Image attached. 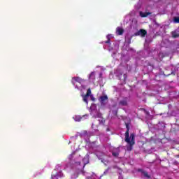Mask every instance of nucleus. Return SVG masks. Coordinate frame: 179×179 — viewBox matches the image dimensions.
<instances>
[{
    "mask_svg": "<svg viewBox=\"0 0 179 179\" xmlns=\"http://www.w3.org/2000/svg\"><path fill=\"white\" fill-rule=\"evenodd\" d=\"M125 142L128 143L129 146L127 147V150L131 152L132 150V146L135 145V134L134 133L130 134V137H128V133L124 138Z\"/></svg>",
    "mask_w": 179,
    "mask_h": 179,
    "instance_id": "nucleus-1",
    "label": "nucleus"
},
{
    "mask_svg": "<svg viewBox=\"0 0 179 179\" xmlns=\"http://www.w3.org/2000/svg\"><path fill=\"white\" fill-rule=\"evenodd\" d=\"M121 152V150L120 149V147L113 148L112 150V156H113V157H118L120 156V153Z\"/></svg>",
    "mask_w": 179,
    "mask_h": 179,
    "instance_id": "nucleus-2",
    "label": "nucleus"
},
{
    "mask_svg": "<svg viewBox=\"0 0 179 179\" xmlns=\"http://www.w3.org/2000/svg\"><path fill=\"white\" fill-rule=\"evenodd\" d=\"M72 83L73 85L75 86V84L76 83V82H78V83H82V82H85V80H82V78H80V77H73L72 78Z\"/></svg>",
    "mask_w": 179,
    "mask_h": 179,
    "instance_id": "nucleus-3",
    "label": "nucleus"
},
{
    "mask_svg": "<svg viewBox=\"0 0 179 179\" xmlns=\"http://www.w3.org/2000/svg\"><path fill=\"white\" fill-rule=\"evenodd\" d=\"M146 34H148V32L146 31V30L140 29L135 34V36H141V37H145Z\"/></svg>",
    "mask_w": 179,
    "mask_h": 179,
    "instance_id": "nucleus-4",
    "label": "nucleus"
},
{
    "mask_svg": "<svg viewBox=\"0 0 179 179\" xmlns=\"http://www.w3.org/2000/svg\"><path fill=\"white\" fill-rule=\"evenodd\" d=\"M90 82H94L96 80V72L92 71L88 78Z\"/></svg>",
    "mask_w": 179,
    "mask_h": 179,
    "instance_id": "nucleus-5",
    "label": "nucleus"
},
{
    "mask_svg": "<svg viewBox=\"0 0 179 179\" xmlns=\"http://www.w3.org/2000/svg\"><path fill=\"white\" fill-rule=\"evenodd\" d=\"M116 34L117 36H122V34H124V29H122V27H117L116 28Z\"/></svg>",
    "mask_w": 179,
    "mask_h": 179,
    "instance_id": "nucleus-6",
    "label": "nucleus"
},
{
    "mask_svg": "<svg viewBox=\"0 0 179 179\" xmlns=\"http://www.w3.org/2000/svg\"><path fill=\"white\" fill-rule=\"evenodd\" d=\"M108 100V96L107 95L102 96L100 97V102L102 104V106H104L106 104V101Z\"/></svg>",
    "mask_w": 179,
    "mask_h": 179,
    "instance_id": "nucleus-7",
    "label": "nucleus"
},
{
    "mask_svg": "<svg viewBox=\"0 0 179 179\" xmlns=\"http://www.w3.org/2000/svg\"><path fill=\"white\" fill-rule=\"evenodd\" d=\"M138 171L141 173V174H143V177L145 178H150L149 173L146 171H143V169H138Z\"/></svg>",
    "mask_w": 179,
    "mask_h": 179,
    "instance_id": "nucleus-8",
    "label": "nucleus"
},
{
    "mask_svg": "<svg viewBox=\"0 0 179 179\" xmlns=\"http://www.w3.org/2000/svg\"><path fill=\"white\" fill-rule=\"evenodd\" d=\"M139 15H140L141 17H147V16H149V15H152V13H150V12L143 13L142 11H140Z\"/></svg>",
    "mask_w": 179,
    "mask_h": 179,
    "instance_id": "nucleus-9",
    "label": "nucleus"
},
{
    "mask_svg": "<svg viewBox=\"0 0 179 179\" xmlns=\"http://www.w3.org/2000/svg\"><path fill=\"white\" fill-rule=\"evenodd\" d=\"M172 37H173V38H177V37H179V30L176 29L173 31H172Z\"/></svg>",
    "mask_w": 179,
    "mask_h": 179,
    "instance_id": "nucleus-10",
    "label": "nucleus"
},
{
    "mask_svg": "<svg viewBox=\"0 0 179 179\" xmlns=\"http://www.w3.org/2000/svg\"><path fill=\"white\" fill-rule=\"evenodd\" d=\"M126 128H127V131L124 134V136L125 138H127V134L128 138H130L129 137V124H128V123L126 124Z\"/></svg>",
    "mask_w": 179,
    "mask_h": 179,
    "instance_id": "nucleus-11",
    "label": "nucleus"
},
{
    "mask_svg": "<svg viewBox=\"0 0 179 179\" xmlns=\"http://www.w3.org/2000/svg\"><path fill=\"white\" fill-rule=\"evenodd\" d=\"M107 41H105L106 44H111L110 41H111V34H108L106 36Z\"/></svg>",
    "mask_w": 179,
    "mask_h": 179,
    "instance_id": "nucleus-12",
    "label": "nucleus"
},
{
    "mask_svg": "<svg viewBox=\"0 0 179 179\" xmlns=\"http://www.w3.org/2000/svg\"><path fill=\"white\" fill-rule=\"evenodd\" d=\"M119 105L126 106H128V102L127 101V100H122L119 102Z\"/></svg>",
    "mask_w": 179,
    "mask_h": 179,
    "instance_id": "nucleus-13",
    "label": "nucleus"
},
{
    "mask_svg": "<svg viewBox=\"0 0 179 179\" xmlns=\"http://www.w3.org/2000/svg\"><path fill=\"white\" fill-rule=\"evenodd\" d=\"M58 177H64V173H59V174L52 176V179H58Z\"/></svg>",
    "mask_w": 179,
    "mask_h": 179,
    "instance_id": "nucleus-14",
    "label": "nucleus"
},
{
    "mask_svg": "<svg viewBox=\"0 0 179 179\" xmlns=\"http://www.w3.org/2000/svg\"><path fill=\"white\" fill-rule=\"evenodd\" d=\"M82 97L83 99V101H85V103H86V104H89V101H87V98L89 97L87 95H82Z\"/></svg>",
    "mask_w": 179,
    "mask_h": 179,
    "instance_id": "nucleus-15",
    "label": "nucleus"
},
{
    "mask_svg": "<svg viewBox=\"0 0 179 179\" xmlns=\"http://www.w3.org/2000/svg\"><path fill=\"white\" fill-rule=\"evenodd\" d=\"M85 95L88 96V97H89L90 96H92V90H90V88H89V89L87 90V94H86Z\"/></svg>",
    "mask_w": 179,
    "mask_h": 179,
    "instance_id": "nucleus-16",
    "label": "nucleus"
},
{
    "mask_svg": "<svg viewBox=\"0 0 179 179\" xmlns=\"http://www.w3.org/2000/svg\"><path fill=\"white\" fill-rule=\"evenodd\" d=\"M173 23H179V17H175L173 18Z\"/></svg>",
    "mask_w": 179,
    "mask_h": 179,
    "instance_id": "nucleus-17",
    "label": "nucleus"
},
{
    "mask_svg": "<svg viewBox=\"0 0 179 179\" xmlns=\"http://www.w3.org/2000/svg\"><path fill=\"white\" fill-rule=\"evenodd\" d=\"M80 120H82V117H79V116H76L75 117V121H80Z\"/></svg>",
    "mask_w": 179,
    "mask_h": 179,
    "instance_id": "nucleus-18",
    "label": "nucleus"
},
{
    "mask_svg": "<svg viewBox=\"0 0 179 179\" xmlns=\"http://www.w3.org/2000/svg\"><path fill=\"white\" fill-rule=\"evenodd\" d=\"M90 97H91V100L92 101H94V96H93V95H90Z\"/></svg>",
    "mask_w": 179,
    "mask_h": 179,
    "instance_id": "nucleus-19",
    "label": "nucleus"
},
{
    "mask_svg": "<svg viewBox=\"0 0 179 179\" xmlns=\"http://www.w3.org/2000/svg\"><path fill=\"white\" fill-rule=\"evenodd\" d=\"M100 124H103L104 121L103 120H99Z\"/></svg>",
    "mask_w": 179,
    "mask_h": 179,
    "instance_id": "nucleus-20",
    "label": "nucleus"
},
{
    "mask_svg": "<svg viewBox=\"0 0 179 179\" xmlns=\"http://www.w3.org/2000/svg\"><path fill=\"white\" fill-rule=\"evenodd\" d=\"M87 117H89V115H85L83 116V117H86V118H87Z\"/></svg>",
    "mask_w": 179,
    "mask_h": 179,
    "instance_id": "nucleus-21",
    "label": "nucleus"
},
{
    "mask_svg": "<svg viewBox=\"0 0 179 179\" xmlns=\"http://www.w3.org/2000/svg\"><path fill=\"white\" fill-rule=\"evenodd\" d=\"M109 170H110V169H108L104 172V174H106V173H108Z\"/></svg>",
    "mask_w": 179,
    "mask_h": 179,
    "instance_id": "nucleus-22",
    "label": "nucleus"
},
{
    "mask_svg": "<svg viewBox=\"0 0 179 179\" xmlns=\"http://www.w3.org/2000/svg\"><path fill=\"white\" fill-rule=\"evenodd\" d=\"M76 164L80 165V162H76Z\"/></svg>",
    "mask_w": 179,
    "mask_h": 179,
    "instance_id": "nucleus-23",
    "label": "nucleus"
},
{
    "mask_svg": "<svg viewBox=\"0 0 179 179\" xmlns=\"http://www.w3.org/2000/svg\"><path fill=\"white\" fill-rule=\"evenodd\" d=\"M94 118H97V115H93Z\"/></svg>",
    "mask_w": 179,
    "mask_h": 179,
    "instance_id": "nucleus-24",
    "label": "nucleus"
},
{
    "mask_svg": "<svg viewBox=\"0 0 179 179\" xmlns=\"http://www.w3.org/2000/svg\"><path fill=\"white\" fill-rule=\"evenodd\" d=\"M93 107H96V106H92V107H91V109H92L93 108Z\"/></svg>",
    "mask_w": 179,
    "mask_h": 179,
    "instance_id": "nucleus-25",
    "label": "nucleus"
},
{
    "mask_svg": "<svg viewBox=\"0 0 179 179\" xmlns=\"http://www.w3.org/2000/svg\"><path fill=\"white\" fill-rule=\"evenodd\" d=\"M76 89H78V85H75Z\"/></svg>",
    "mask_w": 179,
    "mask_h": 179,
    "instance_id": "nucleus-26",
    "label": "nucleus"
},
{
    "mask_svg": "<svg viewBox=\"0 0 179 179\" xmlns=\"http://www.w3.org/2000/svg\"><path fill=\"white\" fill-rule=\"evenodd\" d=\"M93 111H94V110L92 109V113H93Z\"/></svg>",
    "mask_w": 179,
    "mask_h": 179,
    "instance_id": "nucleus-27",
    "label": "nucleus"
},
{
    "mask_svg": "<svg viewBox=\"0 0 179 179\" xmlns=\"http://www.w3.org/2000/svg\"><path fill=\"white\" fill-rule=\"evenodd\" d=\"M81 136H83V133L81 134Z\"/></svg>",
    "mask_w": 179,
    "mask_h": 179,
    "instance_id": "nucleus-28",
    "label": "nucleus"
},
{
    "mask_svg": "<svg viewBox=\"0 0 179 179\" xmlns=\"http://www.w3.org/2000/svg\"><path fill=\"white\" fill-rule=\"evenodd\" d=\"M100 76H101V73H100Z\"/></svg>",
    "mask_w": 179,
    "mask_h": 179,
    "instance_id": "nucleus-29",
    "label": "nucleus"
}]
</instances>
